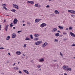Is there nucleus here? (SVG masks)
Instances as JSON below:
<instances>
[{
  "label": "nucleus",
  "instance_id": "nucleus-1",
  "mask_svg": "<svg viewBox=\"0 0 75 75\" xmlns=\"http://www.w3.org/2000/svg\"><path fill=\"white\" fill-rule=\"evenodd\" d=\"M48 45V44L47 42H45L42 45V46L43 48H44L45 46H46V45Z\"/></svg>",
  "mask_w": 75,
  "mask_h": 75
},
{
  "label": "nucleus",
  "instance_id": "nucleus-2",
  "mask_svg": "<svg viewBox=\"0 0 75 75\" xmlns=\"http://www.w3.org/2000/svg\"><path fill=\"white\" fill-rule=\"evenodd\" d=\"M17 22H18V20H17V19L16 18H15L13 21V23H14V24H17Z\"/></svg>",
  "mask_w": 75,
  "mask_h": 75
},
{
  "label": "nucleus",
  "instance_id": "nucleus-3",
  "mask_svg": "<svg viewBox=\"0 0 75 75\" xmlns=\"http://www.w3.org/2000/svg\"><path fill=\"white\" fill-rule=\"evenodd\" d=\"M68 12L72 13V14H75V11L72 10H68Z\"/></svg>",
  "mask_w": 75,
  "mask_h": 75
},
{
  "label": "nucleus",
  "instance_id": "nucleus-4",
  "mask_svg": "<svg viewBox=\"0 0 75 75\" xmlns=\"http://www.w3.org/2000/svg\"><path fill=\"white\" fill-rule=\"evenodd\" d=\"M41 42H42L41 41H39L35 42V44L37 45H40V43H41Z\"/></svg>",
  "mask_w": 75,
  "mask_h": 75
},
{
  "label": "nucleus",
  "instance_id": "nucleus-5",
  "mask_svg": "<svg viewBox=\"0 0 75 75\" xmlns=\"http://www.w3.org/2000/svg\"><path fill=\"white\" fill-rule=\"evenodd\" d=\"M46 25H47V24L45 23H43L41 24L40 27L42 28V27H45L46 26Z\"/></svg>",
  "mask_w": 75,
  "mask_h": 75
},
{
  "label": "nucleus",
  "instance_id": "nucleus-6",
  "mask_svg": "<svg viewBox=\"0 0 75 75\" xmlns=\"http://www.w3.org/2000/svg\"><path fill=\"white\" fill-rule=\"evenodd\" d=\"M70 34L71 36L73 37H75V35L72 32H71L70 33Z\"/></svg>",
  "mask_w": 75,
  "mask_h": 75
},
{
  "label": "nucleus",
  "instance_id": "nucleus-7",
  "mask_svg": "<svg viewBox=\"0 0 75 75\" xmlns=\"http://www.w3.org/2000/svg\"><path fill=\"white\" fill-rule=\"evenodd\" d=\"M13 6L14 7H15V8H16L17 9H18V5L13 4Z\"/></svg>",
  "mask_w": 75,
  "mask_h": 75
},
{
  "label": "nucleus",
  "instance_id": "nucleus-8",
  "mask_svg": "<svg viewBox=\"0 0 75 75\" xmlns=\"http://www.w3.org/2000/svg\"><path fill=\"white\" fill-rule=\"evenodd\" d=\"M12 38H15L16 37V35L15 33H13L12 35Z\"/></svg>",
  "mask_w": 75,
  "mask_h": 75
},
{
  "label": "nucleus",
  "instance_id": "nucleus-9",
  "mask_svg": "<svg viewBox=\"0 0 75 75\" xmlns=\"http://www.w3.org/2000/svg\"><path fill=\"white\" fill-rule=\"evenodd\" d=\"M9 26V25H7L6 26V27L5 28V31H7V29H8V27Z\"/></svg>",
  "mask_w": 75,
  "mask_h": 75
},
{
  "label": "nucleus",
  "instance_id": "nucleus-10",
  "mask_svg": "<svg viewBox=\"0 0 75 75\" xmlns=\"http://www.w3.org/2000/svg\"><path fill=\"white\" fill-rule=\"evenodd\" d=\"M54 13L56 14H59V12H58V11L57 10H56L54 11Z\"/></svg>",
  "mask_w": 75,
  "mask_h": 75
},
{
  "label": "nucleus",
  "instance_id": "nucleus-11",
  "mask_svg": "<svg viewBox=\"0 0 75 75\" xmlns=\"http://www.w3.org/2000/svg\"><path fill=\"white\" fill-rule=\"evenodd\" d=\"M16 53V54H17V55H19L21 54V52L17 51Z\"/></svg>",
  "mask_w": 75,
  "mask_h": 75
},
{
  "label": "nucleus",
  "instance_id": "nucleus-12",
  "mask_svg": "<svg viewBox=\"0 0 75 75\" xmlns=\"http://www.w3.org/2000/svg\"><path fill=\"white\" fill-rule=\"evenodd\" d=\"M23 71L25 72V73H26L27 74H29V72H28V71L27 70H23Z\"/></svg>",
  "mask_w": 75,
  "mask_h": 75
},
{
  "label": "nucleus",
  "instance_id": "nucleus-13",
  "mask_svg": "<svg viewBox=\"0 0 75 75\" xmlns=\"http://www.w3.org/2000/svg\"><path fill=\"white\" fill-rule=\"evenodd\" d=\"M58 27L61 30H63L64 29V27L62 26H58Z\"/></svg>",
  "mask_w": 75,
  "mask_h": 75
},
{
  "label": "nucleus",
  "instance_id": "nucleus-14",
  "mask_svg": "<svg viewBox=\"0 0 75 75\" xmlns=\"http://www.w3.org/2000/svg\"><path fill=\"white\" fill-rule=\"evenodd\" d=\"M39 19H35V23H38L39 22Z\"/></svg>",
  "mask_w": 75,
  "mask_h": 75
},
{
  "label": "nucleus",
  "instance_id": "nucleus-15",
  "mask_svg": "<svg viewBox=\"0 0 75 75\" xmlns=\"http://www.w3.org/2000/svg\"><path fill=\"white\" fill-rule=\"evenodd\" d=\"M13 69H14L15 70H18V67H15L13 68Z\"/></svg>",
  "mask_w": 75,
  "mask_h": 75
},
{
  "label": "nucleus",
  "instance_id": "nucleus-16",
  "mask_svg": "<svg viewBox=\"0 0 75 75\" xmlns=\"http://www.w3.org/2000/svg\"><path fill=\"white\" fill-rule=\"evenodd\" d=\"M42 61H44V58H42L39 59V62H42Z\"/></svg>",
  "mask_w": 75,
  "mask_h": 75
},
{
  "label": "nucleus",
  "instance_id": "nucleus-17",
  "mask_svg": "<svg viewBox=\"0 0 75 75\" xmlns=\"http://www.w3.org/2000/svg\"><path fill=\"white\" fill-rule=\"evenodd\" d=\"M34 36L36 37H39V36H40V35L38 34H35V35Z\"/></svg>",
  "mask_w": 75,
  "mask_h": 75
},
{
  "label": "nucleus",
  "instance_id": "nucleus-18",
  "mask_svg": "<svg viewBox=\"0 0 75 75\" xmlns=\"http://www.w3.org/2000/svg\"><path fill=\"white\" fill-rule=\"evenodd\" d=\"M10 38V36H8L6 38V40H9Z\"/></svg>",
  "mask_w": 75,
  "mask_h": 75
},
{
  "label": "nucleus",
  "instance_id": "nucleus-19",
  "mask_svg": "<svg viewBox=\"0 0 75 75\" xmlns=\"http://www.w3.org/2000/svg\"><path fill=\"white\" fill-rule=\"evenodd\" d=\"M12 24H13V23H11L10 24V26L11 28L13 27V26H14V25H12Z\"/></svg>",
  "mask_w": 75,
  "mask_h": 75
},
{
  "label": "nucleus",
  "instance_id": "nucleus-20",
  "mask_svg": "<svg viewBox=\"0 0 75 75\" xmlns=\"http://www.w3.org/2000/svg\"><path fill=\"white\" fill-rule=\"evenodd\" d=\"M55 36H56V37H58L59 36V33H56Z\"/></svg>",
  "mask_w": 75,
  "mask_h": 75
},
{
  "label": "nucleus",
  "instance_id": "nucleus-21",
  "mask_svg": "<svg viewBox=\"0 0 75 75\" xmlns=\"http://www.w3.org/2000/svg\"><path fill=\"white\" fill-rule=\"evenodd\" d=\"M57 30V29H56V28H54L52 30V31H54V32H55V31Z\"/></svg>",
  "mask_w": 75,
  "mask_h": 75
},
{
  "label": "nucleus",
  "instance_id": "nucleus-22",
  "mask_svg": "<svg viewBox=\"0 0 75 75\" xmlns=\"http://www.w3.org/2000/svg\"><path fill=\"white\" fill-rule=\"evenodd\" d=\"M71 70L72 69H71V68H67V71H71Z\"/></svg>",
  "mask_w": 75,
  "mask_h": 75
},
{
  "label": "nucleus",
  "instance_id": "nucleus-23",
  "mask_svg": "<svg viewBox=\"0 0 75 75\" xmlns=\"http://www.w3.org/2000/svg\"><path fill=\"white\" fill-rule=\"evenodd\" d=\"M11 11H12L14 13L15 12H16V10L14 9H13L12 10H11Z\"/></svg>",
  "mask_w": 75,
  "mask_h": 75
},
{
  "label": "nucleus",
  "instance_id": "nucleus-24",
  "mask_svg": "<svg viewBox=\"0 0 75 75\" xmlns=\"http://www.w3.org/2000/svg\"><path fill=\"white\" fill-rule=\"evenodd\" d=\"M30 36L31 39H33V35H30Z\"/></svg>",
  "mask_w": 75,
  "mask_h": 75
},
{
  "label": "nucleus",
  "instance_id": "nucleus-25",
  "mask_svg": "<svg viewBox=\"0 0 75 75\" xmlns=\"http://www.w3.org/2000/svg\"><path fill=\"white\" fill-rule=\"evenodd\" d=\"M63 68L64 69H66V66H64L63 67Z\"/></svg>",
  "mask_w": 75,
  "mask_h": 75
},
{
  "label": "nucleus",
  "instance_id": "nucleus-26",
  "mask_svg": "<svg viewBox=\"0 0 75 75\" xmlns=\"http://www.w3.org/2000/svg\"><path fill=\"white\" fill-rule=\"evenodd\" d=\"M30 3L32 4H33L34 3V2L33 1H30Z\"/></svg>",
  "mask_w": 75,
  "mask_h": 75
},
{
  "label": "nucleus",
  "instance_id": "nucleus-27",
  "mask_svg": "<svg viewBox=\"0 0 75 75\" xmlns=\"http://www.w3.org/2000/svg\"><path fill=\"white\" fill-rule=\"evenodd\" d=\"M58 42V40L57 39H54V42Z\"/></svg>",
  "mask_w": 75,
  "mask_h": 75
},
{
  "label": "nucleus",
  "instance_id": "nucleus-28",
  "mask_svg": "<svg viewBox=\"0 0 75 75\" xmlns=\"http://www.w3.org/2000/svg\"><path fill=\"white\" fill-rule=\"evenodd\" d=\"M30 40V39L28 38H26L25 39V40Z\"/></svg>",
  "mask_w": 75,
  "mask_h": 75
},
{
  "label": "nucleus",
  "instance_id": "nucleus-29",
  "mask_svg": "<svg viewBox=\"0 0 75 75\" xmlns=\"http://www.w3.org/2000/svg\"><path fill=\"white\" fill-rule=\"evenodd\" d=\"M2 6L3 7H5V6H6V4H3L2 5Z\"/></svg>",
  "mask_w": 75,
  "mask_h": 75
},
{
  "label": "nucleus",
  "instance_id": "nucleus-30",
  "mask_svg": "<svg viewBox=\"0 0 75 75\" xmlns=\"http://www.w3.org/2000/svg\"><path fill=\"white\" fill-rule=\"evenodd\" d=\"M38 4H35V7H38Z\"/></svg>",
  "mask_w": 75,
  "mask_h": 75
},
{
  "label": "nucleus",
  "instance_id": "nucleus-31",
  "mask_svg": "<svg viewBox=\"0 0 75 75\" xmlns=\"http://www.w3.org/2000/svg\"><path fill=\"white\" fill-rule=\"evenodd\" d=\"M69 30H71L72 29V27L70 26L69 27Z\"/></svg>",
  "mask_w": 75,
  "mask_h": 75
},
{
  "label": "nucleus",
  "instance_id": "nucleus-32",
  "mask_svg": "<svg viewBox=\"0 0 75 75\" xmlns=\"http://www.w3.org/2000/svg\"><path fill=\"white\" fill-rule=\"evenodd\" d=\"M60 53L61 56H62V57H63V54H62V53H61V52H60Z\"/></svg>",
  "mask_w": 75,
  "mask_h": 75
},
{
  "label": "nucleus",
  "instance_id": "nucleus-33",
  "mask_svg": "<svg viewBox=\"0 0 75 75\" xmlns=\"http://www.w3.org/2000/svg\"><path fill=\"white\" fill-rule=\"evenodd\" d=\"M4 47H0V49H2V50H4Z\"/></svg>",
  "mask_w": 75,
  "mask_h": 75
},
{
  "label": "nucleus",
  "instance_id": "nucleus-34",
  "mask_svg": "<svg viewBox=\"0 0 75 75\" xmlns=\"http://www.w3.org/2000/svg\"><path fill=\"white\" fill-rule=\"evenodd\" d=\"M37 67L38 68H40V67H41V66H40V65H38V66Z\"/></svg>",
  "mask_w": 75,
  "mask_h": 75
},
{
  "label": "nucleus",
  "instance_id": "nucleus-35",
  "mask_svg": "<svg viewBox=\"0 0 75 75\" xmlns=\"http://www.w3.org/2000/svg\"><path fill=\"white\" fill-rule=\"evenodd\" d=\"M63 34H64V35H66V33H65V32H64L63 33Z\"/></svg>",
  "mask_w": 75,
  "mask_h": 75
},
{
  "label": "nucleus",
  "instance_id": "nucleus-36",
  "mask_svg": "<svg viewBox=\"0 0 75 75\" xmlns=\"http://www.w3.org/2000/svg\"><path fill=\"white\" fill-rule=\"evenodd\" d=\"M22 32V31L20 30V31H18L17 32V33H21V32Z\"/></svg>",
  "mask_w": 75,
  "mask_h": 75
},
{
  "label": "nucleus",
  "instance_id": "nucleus-37",
  "mask_svg": "<svg viewBox=\"0 0 75 75\" xmlns=\"http://www.w3.org/2000/svg\"><path fill=\"white\" fill-rule=\"evenodd\" d=\"M38 40V38H35L34 39V40Z\"/></svg>",
  "mask_w": 75,
  "mask_h": 75
},
{
  "label": "nucleus",
  "instance_id": "nucleus-38",
  "mask_svg": "<svg viewBox=\"0 0 75 75\" xmlns=\"http://www.w3.org/2000/svg\"><path fill=\"white\" fill-rule=\"evenodd\" d=\"M28 3H31V1H28Z\"/></svg>",
  "mask_w": 75,
  "mask_h": 75
},
{
  "label": "nucleus",
  "instance_id": "nucleus-39",
  "mask_svg": "<svg viewBox=\"0 0 75 75\" xmlns=\"http://www.w3.org/2000/svg\"><path fill=\"white\" fill-rule=\"evenodd\" d=\"M71 46H75V44L74 43L73 44L71 45Z\"/></svg>",
  "mask_w": 75,
  "mask_h": 75
},
{
  "label": "nucleus",
  "instance_id": "nucleus-40",
  "mask_svg": "<svg viewBox=\"0 0 75 75\" xmlns=\"http://www.w3.org/2000/svg\"><path fill=\"white\" fill-rule=\"evenodd\" d=\"M24 48H25V47H26V44H24Z\"/></svg>",
  "mask_w": 75,
  "mask_h": 75
},
{
  "label": "nucleus",
  "instance_id": "nucleus-41",
  "mask_svg": "<svg viewBox=\"0 0 75 75\" xmlns=\"http://www.w3.org/2000/svg\"><path fill=\"white\" fill-rule=\"evenodd\" d=\"M46 7L47 8H49V7H50V6L49 5H47V6H46Z\"/></svg>",
  "mask_w": 75,
  "mask_h": 75
},
{
  "label": "nucleus",
  "instance_id": "nucleus-42",
  "mask_svg": "<svg viewBox=\"0 0 75 75\" xmlns=\"http://www.w3.org/2000/svg\"><path fill=\"white\" fill-rule=\"evenodd\" d=\"M18 72L20 74H22V72H21V71H19Z\"/></svg>",
  "mask_w": 75,
  "mask_h": 75
},
{
  "label": "nucleus",
  "instance_id": "nucleus-43",
  "mask_svg": "<svg viewBox=\"0 0 75 75\" xmlns=\"http://www.w3.org/2000/svg\"><path fill=\"white\" fill-rule=\"evenodd\" d=\"M27 24H29V25L31 24V23L30 22H27Z\"/></svg>",
  "mask_w": 75,
  "mask_h": 75
},
{
  "label": "nucleus",
  "instance_id": "nucleus-44",
  "mask_svg": "<svg viewBox=\"0 0 75 75\" xmlns=\"http://www.w3.org/2000/svg\"><path fill=\"white\" fill-rule=\"evenodd\" d=\"M8 55H10V56H11V54H10V53H8Z\"/></svg>",
  "mask_w": 75,
  "mask_h": 75
},
{
  "label": "nucleus",
  "instance_id": "nucleus-45",
  "mask_svg": "<svg viewBox=\"0 0 75 75\" xmlns=\"http://www.w3.org/2000/svg\"><path fill=\"white\" fill-rule=\"evenodd\" d=\"M53 61L54 62H57V60H53Z\"/></svg>",
  "mask_w": 75,
  "mask_h": 75
},
{
  "label": "nucleus",
  "instance_id": "nucleus-46",
  "mask_svg": "<svg viewBox=\"0 0 75 75\" xmlns=\"http://www.w3.org/2000/svg\"><path fill=\"white\" fill-rule=\"evenodd\" d=\"M7 64H8V63H9V62H9V61H7Z\"/></svg>",
  "mask_w": 75,
  "mask_h": 75
},
{
  "label": "nucleus",
  "instance_id": "nucleus-47",
  "mask_svg": "<svg viewBox=\"0 0 75 75\" xmlns=\"http://www.w3.org/2000/svg\"><path fill=\"white\" fill-rule=\"evenodd\" d=\"M5 10H7V8L6 7H5Z\"/></svg>",
  "mask_w": 75,
  "mask_h": 75
},
{
  "label": "nucleus",
  "instance_id": "nucleus-48",
  "mask_svg": "<svg viewBox=\"0 0 75 75\" xmlns=\"http://www.w3.org/2000/svg\"><path fill=\"white\" fill-rule=\"evenodd\" d=\"M1 25H0V30H1Z\"/></svg>",
  "mask_w": 75,
  "mask_h": 75
},
{
  "label": "nucleus",
  "instance_id": "nucleus-49",
  "mask_svg": "<svg viewBox=\"0 0 75 75\" xmlns=\"http://www.w3.org/2000/svg\"><path fill=\"white\" fill-rule=\"evenodd\" d=\"M63 41H65V40H66V39H63Z\"/></svg>",
  "mask_w": 75,
  "mask_h": 75
},
{
  "label": "nucleus",
  "instance_id": "nucleus-50",
  "mask_svg": "<svg viewBox=\"0 0 75 75\" xmlns=\"http://www.w3.org/2000/svg\"><path fill=\"white\" fill-rule=\"evenodd\" d=\"M4 23H5V22H6V20H4Z\"/></svg>",
  "mask_w": 75,
  "mask_h": 75
},
{
  "label": "nucleus",
  "instance_id": "nucleus-51",
  "mask_svg": "<svg viewBox=\"0 0 75 75\" xmlns=\"http://www.w3.org/2000/svg\"><path fill=\"white\" fill-rule=\"evenodd\" d=\"M1 74H3V75H4V73H2Z\"/></svg>",
  "mask_w": 75,
  "mask_h": 75
},
{
  "label": "nucleus",
  "instance_id": "nucleus-52",
  "mask_svg": "<svg viewBox=\"0 0 75 75\" xmlns=\"http://www.w3.org/2000/svg\"><path fill=\"white\" fill-rule=\"evenodd\" d=\"M60 31H59V30H58L57 31V33H60Z\"/></svg>",
  "mask_w": 75,
  "mask_h": 75
},
{
  "label": "nucleus",
  "instance_id": "nucleus-53",
  "mask_svg": "<svg viewBox=\"0 0 75 75\" xmlns=\"http://www.w3.org/2000/svg\"><path fill=\"white\" fill-rule=\"evenodd\" d=\"M13 29H15L16 28H15V27H13Z\"/></svg>",
  "mask_w": 75,
  "mask_h": 75
},
{
  "label": "nucleus",
  "instance_id": "nucleus-54",
  "mask_svg": "<svg viewBox=\"0 0 75 75\" xmlns=\"http://www.w3.org/2000/svg\"><path fill=\"white\" fill-rule=\"evenodd\" d=\"M71 17H74V15H71Z\"/></svg>",
  "mask_w": 75,
  "mask_h": 75
},
{
  "label": "nucleus",
  "instance_id": "nucleus-55",
  "mask_svg": "<svg viewBox=\"0 0 75 75\" xmlns=\"http://www.w3.org/2000/svg\"><path fill=\"white\" fill-rule=\"evenodd\" d=\"M16 65V63H14L13 64V66H14V65Z\"/></svg>",
  "mask_w": 75,
  "mask_h": 75
},
{
  "label": "nucleus",
  "instance_id": "nucleus-56",
  "mask_svg": "<svg viewBox=\"0 0 75 75\" xmlns=\"http://www.w3.org/2000/svg\"><path fill=\"white\" fill-rule=\"evenodd\" d=\"M23 55L24 57H25V54H23Z\"/></svg>",
  "mask_w": 75,
  "mask_h": 75
},
{
  "label": "nucleus",
  "instance_id": "nucleus-57",
  "mask_svg": "<svg viewBox=\"0 0 75 75\" xmlns=\"http://www.w3.org/2000/svg\"><path fill=\"white\" fill-rule=\"evenodd\" d=\"M68 28H66V30H68Z\"/></svg>",
  "mask_w": 75,
  "mask_h": 75
},
{
  "label": "nucleus",
  "instance_id": "nucleus-58",
  "mask_svg": "<svg viewBox=\"0 0 75 75\" xmlns=\"http://www.w3.org/2000/svg\"><path fill=\"white\" fill-rule=\"evenodd\" d=\"M60 37H62L63 35H60Z\"/></svg>",
  "mask_w": 75,
  "mask_h": 75
},
{
  "label": "nucleus",
  "instance_id": "nucleus-59",
  "mask_svg": "<svg viewBox=\"0 0 75 75\" xmlns=\"http://www.w3.org/2000/svg\"><path fill=\"white\" fill-rule=\"evenodd\" d=\"M52 0L54 1V0H49V1H52Z\"/></svg>",
  "mask_w": 75,
  "mask_h": 75
},
{
  "label": "nucleus",
  "instance_id": "nucleus-60",
  "mask_svg": "<svg viewBox=\"0 0 75 75\" xmlns=\"http://www.w3.org/2000/svg\"><path fill=\"white\" fill-rule=\"evenodd\" d=\"M23 26H25V24H23Z\"/></svg>",
  "mask_w": 75,
  "mask_h": 75
},
{
  "label": "nucleus",
  "instance_id": "nucleus-61",
  "mask_svg": "<svg viewBox=\"0 0 75 75\" xmlns=\"http://www.w3.org/2000/svg\"><path fill=\"white\" fill-rule=\"evenodd\" d=\"M39 21H41V19H39Z\"/></svg>",
  "mask_w": 75,
  "mask_h": 75
},
{
  "label": "nucleus",
  "instance_id": "nucleus-62",
  "mask_svg": "<svg viewBox=\"0 0 75 75\" xmlns=\"http://www.w3.org/2000/svg\"><path fill=\"white\" fill-rule=\"evenodd\" d=\"M24 22H25V21H23V23H24Z\"/></svg>",
  "mask_w": 75,
  "mask_h": 75
},
{
  "label": "nucleus",
  "instance_id": "nucleus-63",
  "mask_svg": "<svg viewBox=\"0 0 75 75\" xmlns=\"http://www.w3.org/2000/svg\"><path fill=\"white\" fill-rule=\"evenodd\" d=\"M73 58H74V59H75V57H73Z\"/></svg>",
  "mask_w": 75,
  "mask_h": 75
},
{
  "label": "nucleus",
  "instance_id": "nucleus-64",
  "mask_svg": "<svg viewBox=\"0 0 75 75\" xmlns=\"http://www.w3.org/2000/svg\"><path fill=\"white\" fill-rule=\"evenodd\" d=\"M64 75H66V73H65V74H64Z\"/></svg>",
  "mask_w": 75,
  "mask_h": 75
}]
</instances>
